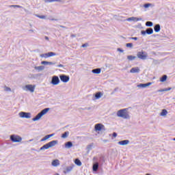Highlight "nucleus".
I'll list each match as a JSON object with an SVG mask.
<instances>
[{"mask_svg": "<svg viewBox=\"0 0 175 175\" xmlns=\"http://www.w3.org/2000/svg\"><path fill=\"white\" fill-rule=\"evenodd\" d=\"M117 116L124 120H128L129 118V112H128L127 109H120L118 111Z\"/></svg>", "mask_w": 175, "mask_h": 175, "instance_id": "obj_1", "label": "nucleus"}, {"mask_svg": "<svg viewBox=\"0 0 175 175\" xmlns=\"http://www.w3.org/2000/svg\"><path fill=\"white\" fill-rule=\"evenodd\" d=\"M56 144H58V141L53 140L44 145L40 148V150H49V148H51V147H54V146H56Z\"/></svg>", "mask_w": 175, "mask_h": 175, "instance_id": "obj_2", "label": "nucleus"}, {"mask_svg": "<svg viewBox=\"0 0 175 175\" xmlns=\"http://www.w3.org/2000/svg\"><path fill=\"white\" fill-rule=\"evenodd\" d=\"M50 110V108H46L41 111L35 118H33V121H38L44 116V114H46V113Z\"/></svg>", "mask_w": 175, "mask_h": 175, "instance_id": "obj_3", "label": "nucleus"}, {"mask_svg": "<svg viewBox=\"0 0 175 175\" xmlns=\"http://www.w3.org/2000/svg\"><path fill=\"white\" fill-rule=\"evenodd\" d=\"M137 57L139 58V59H147V57H148V55L147 54V53L142 51L137 53Z\"/></svg>", "mask_w": 175, "mask_h": 175, "instance_id": "obj_4", "label": "nucleus"}, {"mask_svg": "<svg viewBox=\"0 0 175 175\" xmlns=\"http://www.w3.org/2000/svg\"><path fill=\"white\" fill-rule=\"evenodd\" d=\"M10 139L13 143H20L21 140H23V138L18 135H12L10 136Z\"/></svg>", "mask_w": 175, "mask_h": 175, "instance_id": "obj_5", "label": "nucleus"}, {"mask_svg": "<svg viewBox=\"0 0 175 175\" xmlns=\"http://www.w3.org/2000/svg\"><path fill=\"white\" fill-rule=\"evenodd\" d=\"M36 87V86L35 85H26L23 88V90L25 91H29L30 92H34Z\"/></svg>", "mask_w": 175, "mask_h": 175, "instance_id": "obj_6", "label": "nucleus"}, {"mask_svg": "<svg viewBox=\"0 0 175 175\" xmlns=\"http://www.w3.org/2000/svg\"><path fill=\"white\" fill-rule=\"evenodd\" d=\"M55 55V53L49 52L48 53H43L40 55L41 58H49L50 57H54Z\"/></svg>", "mask_w": 175, "mask_h": 175, "instance_id": "obj_7", "label": "nucleus"}, {"mask_svg": "<svg viewBox=\"0 0 175 175\" xmlns=\"http://www.w3.org/2000/svg\"><path fill=\"white\" fill-rule=\"evenodd\" d=\"M19 116L21 118H31V113L27 112H20Z\"/></svg>", "mask_w": 175, "mask_h": 175, "instance_id": "obj_8", "label": "nucleus"}, {"mask_svg": "<svg viewBox=\"0 0 175 175\" xmlns=\"http://www.w3.org/2000/svg\"><path fill=\"white\" fill-rule=\"evenodd\" d=\"M141 33L142 35H146V33L152 35V33H154V29H152V28H148L146 31H142Z\"/></svg>", "mask_w": 175, "mask_h": 175, "instance_id": "obj_9", "label": "nucleus"}, {"mask_svg": "<svg viewBox=\"0 0 175 175\" xmlns=\"http://www.w3.org/2000/svg\"><path fill=\"white\" fill-rule=\"evenodd\" d=\"M94 129L96 131L100 132V131H102V129H105V125H103L100 123L96 124L94 126Z\"/></svg>", "mask_w": 175, "mask_h": 175, "instance_id": "obj_10", "label": "nucleus"}, {"mask_svg": "<svg viewBox=\"0 0 175 175\" xmlns=\"http://www.w3.org/2000/svg\"><path fill=\"white\" fill-rule=\"evenodd\" d=\"M51 83L53 85H57V84H59V78L57 76L53 77Z\"/></svg>", "mask_w": 175, "mask_h": 175, "instance_id": "obj_11", "label": "nucleus"}, {"mask_svg": "<svg viewBox=\"0 0 175 175\" xmlns=\"http://www.w3.org/2000/svg\"><path fill=\"white\" fill-rule=\"evenodd\" d=\"M59 79L62 81H63V83H68V81H69L70 79L69 77L65 75H60Z\"/></svg>", "mask_w": 175, "mask_h": 175, "instance_id": "obj_12", "label": "nucleus"}, {"mask_svg": "<svg viewBox=\"0 0 175 175\" xmlns=\"http://www.w3.org/2000/svg\"><path fill=\"white\" fill-rule=\"evenodd\" d=\"M152 83L149 82L147 83H140L139 85H137L139 88H146V87H150Z\"/></svg>", "mask_w": 175, "mask_h": 175, "instance_id": "obj_13", "label": "nucleus"}, {"mask_svg": "<svg viewBox=\"0 0 175 175\" xmlns=\"http://www.w3.org/2000/svg\"><path fill=\"white\" fill-rule=\"evenodd\" d=\"M139 72H140L139 67L132 68L130 70L131 73H139Z\"/></svg>", "mask_w": 175, "mask_h": 175, "instance_id": "obj_14", "label": "nucleus"}, {"mask_svg": "<svg viewBox=\"0 0 175 175\" xmlns=\"http://www.w3.org/2000/svg\"><path fill=\"white\" fill-rule=\"evenodd\" d=\"M54 134H50L47 135L45 137H44L42 139H41L40 142H46V140H48V139H50V137H53Z\"/></svg>", "mask_w": 175, "mask_h": 175, "instance_id": "obj_15", "label": "nucleus"}, {"mask_svg": "<svg viewBox=\"0 0 175 175\" xmlns=\"http://www.w3.org/2000/svg\"><path fill=\"white\" fill-rule=\"evenodd\" d=\"M52 166L56 167V166H59V160L55 159L52 161Z\"/></svg>", "mask_w": 175, "mask_h": 175, "instance_id": "obj_16", "label": "nucleus"}, {"mask_svg": "<svg viewBox=\"0 0 175 175\" xmlns=\"http://www.w3.org/2000/svg\"><path fill=\"white\" fill-rule=\"evenodd\" d=\"M129 144V140H123L118 142V144L120 146H126V144Z\"/></svg>", "mask_w": 175, "mask_h": 175, "instance_id": "obj_17", "label": "nucleus"}, {"mask_svg": "<svg viewBox=\"0 0 175 175\" xmlns=\"http://www.w3.org/2000/svg\"><path fill=\"white\" fill-rule=\"evenodd\" d=\"M98 167H99V164L98 163H96L95 164L93 165V171L97 172Z\"/></svg>", "mask_w": 175, "mask_h": 175, "instance_id": "obj_18", "label": "nucleus"}, {"mask_svg": "<svg viewBox=\"0 0 175 175\" xmlns=\"http://www.w3.org/2000/svg\"><path fill=\"white\" fill-rule=\"evenodd\" d=\"M154 30L155 32H159V31H161V25H156L154 27Z\"/></svg>", "mask_w": 175, "mask_h": 175, "instance_id": "obj_19", "label": "nucleus"}, {"mask_svg": "<svg viewBox=\"0 0 175 175\" xmlns=\"http://www.w3.org/2000/svg\"><path fill=\"white\" fill-rule=\"evenodd\" d=\"M100 68H96L92 70V73H95L96 75H99L100 73Z\"/></svg>", "mask_w": 175, "mask_h": 175, "instance_id": "obj_20", "label": "nucleus"}, {"mask_svg": "<svg viewBox=\"0 0 175 175\" xmlns=\"http://www.w3.org/2000/svg\"><path fill=\"white\" fill-rule=\"evenodd\" d=\"M102 95H103V94H102V92H100L96 93V94H95L96 99H99L100 98V96H102Z\"/></svg>", "mask_w": 175, "mask_h": 175, "instance_id": "obj_21", "label": "nucleus"}, {"mask_svg": "<svg viewBox=\"0 0 175 175\" xmlns=\"http://www.w3.org/2000/svg\"><path fill=\"white\" fill-rule=\"evenodd\" d=\"M66 148H70L73 146V144H72L71 142H68L67 143L65 144Z\"/></svg>", "mask_w": 175, "mask_h": 175, "instance_id": "obj_22", "label": "nucleus"}, {"mask_svg": "<svg viewBox=\"0 0 175 175\" xmlns=\"http://www.w3.org/2000/svg\"><path fill=\"white\" fill-rule=\"evenodd\" d=\"M166 80H167V75H163L161 79H160V81L161 83H163L165 81H166Z\"/></svg>", "mask_w": 175, "mask_h": 175, "instance_id": "obj_23", "label": "nucleus"}, {"mask_svg": "<svg viewBox=\"0 0 175 175\" xmlns=\"http://www.w3.org/2000/svg\"><path fill=\"white\" fill-rule=\"evenodd\" d=\"M68 136H69V131H66L62 135V139H66V137H68Z\"/></svg>", "mask_w": 175, "mask_h": 175, "instance_id": "obj_24", "label": "nucleus"}, {"mask_svg": "<svg viewBox=\"0 0 175 175\" xmlns=\"http://www.w3.org/2000/svg\"><path fill=\"white\" fill-rule=\"evenodd\" d=\"M127 59H129V61H133L134 59H136V56L128 55Z\"/></svg>", "mask_w": 175, "mask_h": 175, "instance_id": "obj_25", "label": "nucleus"}, {"mask_svg": "<svg viewBox=\"0 0 175 175\" xmlns=\"http://www.w3.org/2000/svg\"><path fill=\"white\" fill-rule=\"evenodd\" d=\"M170 90H172V88L161 89V90H159L158 92H165L166 91H170Z\"/></svg>", "mask_w": 175, "mask_h": 175, "instance_id": "obj_26", "label": "nucleus"}, {"mask_svg": "<svg viewBox=\"0 0 175 175\" xmlns=\"http://www.w3.org/2000/svg\"><path fill=\"white\" fill-rule=\"evenodd\" d=\"M129 20H133V21H141L142 18H135V17H131L130 18L128 19Z\"/></svg>", "mask_w": 175, "mask_h": 175, "instance_id": "obj_27", "label": "nucleus"}, {"mask_svg": "<svg viewBox=\"0 0 175 175\" xmlns=\"http://www.w3.org/2000/svg\"><path fill=\"white\" fill-rule=\"evenodd\" d=\"M75 163H76L77 166H81V161L79 159H75Z\"/></svg>", "mask_w": 175, "mask_h": 175, "instance_id": "obj_28", "label": "nucleus"}, {"mask_svg": "<svg viewBox=\"0 0 175 175\" xmlns=\"http://www.w3.org/2000/svg\"><path fill=\"white\" fill-rule=\"evenodd\" d=\"M167 114V111L166 109H163L161 113H160V115L163 117L166 116Z\"/></svg>", "mask_w": 175, "mask_h": 175, "instance_id": "obj_29", "label": "nucleus"}, {"mask_svg": "<svg viewBox=\"0 0 175 175\" xmlns=\"http://www.w3.org/2000/svg\"><path fill=\"white\" fill-rule=\"evenodd\" d=\"M146 27H152L153 23L151 21H148L146 23Z\"/></svg>", "mask_w": 175, "mask_h": 175, "instance_id": "obj_30", "label": "nucleus"}, {"mask_svg": "<svg viewBox=\"0 0 175 175\" xmlns=\"http://www.w3.org/2000/svg\"><path fill=\"white\" fill-rule=\"evenodd\" d=\"M45 2L51 3V2H61V0H45Z\"/></svg>", "mask_w": 175, "mask_h": 175, "instance_id": "obj_31", "label": "nucleus"}, {"mask_svg": "<svg viewBox=\"0 0 175 175\" xmlns=\"http://www.w3.org/2000/svg\"><path fill=\"white\" fill-rule=\"evenodd\" d=\"M36 17H38V18H42V19L46 18V16L44 15H36Z\"/></svg>", "mask_w": 175, "mask_h": 175, "instance_id": "obj_32", "label": "nucleus"}, {"mask_svg": "<svg viewBox=\"0 0 175 175\" xmlns=\"http://www.w3.org/2000/svg\"><path fill=\"white\" fill-rule=\"evenodd\" d=\"M36 69H38V70H43L44 69V67L40 66L36 67Z\"/></svg>", "mask_w": 175, "mask_h": 175, "instance_id": "obj_33", "label": "nucleus"}, {"mask_svg": "<svg viewBox=\"0 0 175 175\" xmlns=\"http://www.w3.org/2000/svg\"><path fill=\"white\" fill-rule=\"evenodd\" d=\"M126 47H133V44L132 43H127L126 44Z\"/></svg>", "mask_w": 175, "mask_h": 175, "instance_id": "obj_34", "label": "nucleus"}, {"mask_svg": "<svg viewBox=\"0 0 175 175\" xmlns=\"http://www.w3.org/2000/svg\"><path fill=\"white\" fill-rule=\"evenodd\" d=\"M42 65H48L49 62L43 61L41 62Z\"/></svg>", "mask_w": 175, "mask_h": 175, "instance_id": "obj_35", "label": "nucleus"}, {"mask_svg": "<svg viewBox=\"0 0 175 175\" xmlns=\"http://www.w3.org/2000/svg\"><path fill=\"white\" fill-rule=\"evenodd\" d=\"M88 46V44H82L81 47H87Z\"/></svg>", "mask_w": 175, "mask_h": 175, "instance_id": "obj_36", "label": "nucleus"}, {"mask_svg": "<svg viewBox=\"0 0 175 175\" xmlns=\"http://www.w3.org/2000/svg\"><path fill=\"white\" fill-rule=\"evenodd\" d=\"M118 51H120V53H123L124 52V51L123 50H122L121 49H120V48H118Z\"/></svg>", "mask_w": 175, "mask_h": 175, "instance_id": "obj_37", "label": "nucleus"}, {"mask_svg": "<svg viewBox=\"0 0 175 175\" xmlns=\"http://www.w3.org/2000/svg\"><path fill=\"white\" fill-rule=\"evenodd\" d=\"M113 137H117V134H116V133H113Z\"/></svg>", "mask_w": 175, "mask_h": 175, "instance_id": "obj_38", "label": "nucleus"}, {"mask_svg": "<svg viewBox=\"0 0 175 175\" xmlns=\"http://www.w3.org/2000/svg\"><path fill=\"white\" fill-rule=\"evenodd\" d=\"M12 8H20V5H11Z\"/></svg>", "mask_w": 175, "mask_h": 175, "instance_id": "obj_39", "label": "nucleus"}, {"mask_svg": "<svg viewBox=\"0 0 175 175\" xmlns=\"http://www.w3.org/2000/svg\"><path fill=\"white\" fill-rule=\"evenodd\" d=\"M70 36H71V38H76V35H75V34H71Z\"/></svg>", "mask_w": 175, "mask_h": 175, "instance_id": "obj_40", "label": "nucleus"}, {"mask_svg": "<svg viewBox=\"0 0 175 175\" xmlns=\"http://www.w3.org/2000/svg\"><path fill=\"white\" fill-rule=\"evenodd\" d=\"M54 63L48 62V65H53Z\"/></svg>", "mask_w": 175, "mask_h": 175, "instance_id": "obj_41", "label": "nucleus"}, {"mask_svg": "<svg viewBox=\"0 0 175 175\" xmlns=\"http://www.w3.org/2000/svg\"><path fill=\"white\" fill-rule=\"evenodd\" d=\"M58 68H64V65L59 64V65L58 66Z\"/></svg>", "mask_w": 175, "mask_h": 175, "instance_id": "obj_42", "label": "nucleus"}, {"mask_svg": "<svg viewBox=\"0 0 175 175\" xmlns=\"http://www.w3.org/2000/svg\"><path fill=\"white\" fill-rule=\"evenodd\" d=\"M132 39H133L134 40H137V38L136 37L132 38Z\"/></svg>", "mask_w": 175, "mask_h": 175, "instance_id": "obj_43", "label": "nucleus"}, {"mask_svg": "<svg viewBox=\"0 0 175 175\" xmlns=\"http://www.w3.org/2000/svg\"><path fill=\"white\" fill-rule=\"evenodd\" d=\"M7 88V91H11L10 88Z\"/></svg>", "mask_w": 175, "mask_h": 175, "instance_id": "obj_44", "label": "nucleus"}, {"mask_svg": "<svg viewBox=\"0 0 175 175\" xmlns=\"http://www.w3.org/2000/svg\"><path fill=\"white\" fill-rule=\"evenodd\" d=\"M61 27V28H65V27H64V26H60Z\"/></svg>", "mask_w": 175, "mask_h": 175, "instance_id": "obj_45", "label": "nucleus"}, {"mask_svg": "<svg viewBox=\"0 0 175 175\" xmlns=\"http://www.w3.org/2000/svg\"><path fill=\"white\" fill-rule=\"evenodd\" d=\"M46 39H49V38H48V37H46Z\"/></svg>", "mask_w": 175, "mask_h": 175, "instance_id": "obj_46", "label": "nucleus"}, {"mask_svg": "<svg viewBox=\"0 0 175 175\" xmlns=\"http://www.w3.org/2000/svg\"><path fill=\"white\" fill-rule=\"evenodd\" d=\"M174 142H175V138L174 139Z\"/></svg>", "mask_w": 175, "mask_h": 175, "instance_id": "obj_47", "label": "nucleus"}]
</instances>
